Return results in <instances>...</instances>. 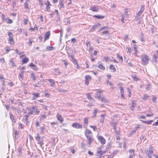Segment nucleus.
Instances as JSON below:
<instances>
[{
  "mask_svg": "<svg viewBox=\"0 0 158 158\" xmlns=\"http://www.w3.org/2000/svg\"><path fill=\"white\" fill-rule=\"evenodd\" d=\"M103 93V91L101 90L97 92L95 94V97L98 98L100 99L102 102H106L107 101L105 98L101 97V94Z\"/></svg>",
  "mask_w": 158,
  "mask_h": 158,
  "instance_id": "1",
  "label": "nucleus"
},
{
  "mask_svg": "<svg viewBox=\"0 0 158 158\" xmlns=\"http://www.w3.org/2000/svg\"><path fill=\"white\" fill-rule=\"evenodd\" d=\"M142 58V62L143 65H146L148 63L149 58L148 56L147 55H142L141 56Z\"/></svg>",
  "mask_w": 158,
  "mask_h": 158,
  "instance_id": "2",
  "label": "nucleus"
},
{
  "mask_svg": "<svg viewBox=\"0 0 158 158\" xmlns=\"http://www.w3.org/2000/svg\"><path fill=\"white\" fill-rule=\"evenodd\" d=\"M37 137L35 138L36 140L38 142V143L40 145V147H42V145L43 144V138L44 137V136H43L41 139L40 137L39 136V134H37Z\"/></svg>",
  "mask_w": 158,
  "mask_h": 158,
  "instance_id": "3",
  "label": "nucleus"
},
{
  "mask_svg": "<svg viewBox=\"0 0 158 158\" xmlns=\"http://www.w3.org/2000/svg\"><path fill=\"white\" fill-rule=\"evenodd\" d=\"M117 124V123L116 122H114L113 121V122H111V125L113 127V129L114 130V131L115 132V133L116 134V135H119L120 133L119 131L116 130V125Z\"/></svg>",
  "mask_w": 158,
  "mask_h": 158,
  "instance_id": "4",
  "label": "nucleus"
},
{
  "mask_svg": "<svg viewBox=\"0 0 158 158\" xmlns=\"http://www.w3.org/2000/svg\"><path fill=\"white\" fill-rule=\"evenodd\" d=\"M36 107L35 106H33L30 107H27L26 109L28 111V114H33L34 112L35 111V109H36Z\"/></svg>",
  "mask_w": 158,
  "mask_h": 158,
  "instance_id": "5",
  "label": "nucleus"
},
{
  "mask_svg": "<svg viewBox=\"0 0 158 158\" xmlns=\"http://www.w3.org/2000/svg\"><path fill=\"white\" fill-rule=\"evenodd\" d=\"M8 35L9 36V41L10 44L11 45H14V42L13 38V34L11 32H9L8 33Z\"/></svg>",
  "mask_w": 158,
  "mask_h": 158,
  "instance_id": "6",
  "label": "nucleus"
},
{
  "mask_svg": "<svg viewBox=\"0 0 158 158\" xmlns=\"http://www.w3.org/2000/svg\"><path fill=\"white\" fill-rule=\"evenodd\" d=\"M85 135L87 138L93 137L92 133L91 131L89 129H86L85 131Z\"/></svg>",
  "mask_w": 158,
  "mask_h": 158,
  "instance_id": "7",
  "label": "nucleus"
},
{
  "mask_svg": "<svg viewBox=\"0 0 158 158\" xmlns=\"http://www.w3.org/2000/svg\"><path fill=\"white\" fill-rule=\"evenodd\" d=\"M72 126L77 129L81 128L82 127V125L77 123H73L72 124Z\"/></svg>",
  "mask_w": 158,
  "mask_h": 158,
  "instance_id": "8",
  "label": "nucleus"
},
{
  "mask_svg": "<svg viewBox=\"0 0 158 158\" xmlns=\"http://www.w3.org/2000/svg\"><path fill=\"white\" fill-rule=\"evenodd\" d=\"M89 10L95 12H98L99 11V8L98 6H95L91 7Z\"/></svg>",
  "mask_w": 158,
  "mask_h": 158,
  "instance_id": "9",
  "label": "nucleus"
},
{
  "mask_svg": "<svg viewBox=\"0 0 158 158\" xmlns=\"http://www.w3.org/2000/svg\"><path fill=\"white\" fill-rule=\"evenodd\" d=\"M88 140V142L87 143V145L89 147H91V145L93 141L94 140V139L93 137H90L89 138H87Z\"/></svg>",
  "mask_w": 158,
  "mask_h": 158,
  "instance_id": "10",
  "label": "nucleus"
},
{
  "mask_svg": "<svg viewBox=\"0 0 158 158\" xmlns=\"http://www.w3.org/2000/svg\"><path fill=\"white\" fill-rule=\"evenodd\" d=\"M98 139L102 144H104L105 143L106 140L102 136H99Z\"/></svg>",
  "mask_w": 158,
  "mask_h": 158,
  "instance_id": "11",
  "label": "nucleus"
},
{
  "mask_svg": "<svg viewBox=\"0 0 158 158\" xmlns=\"http://www.w3.org/2000/svg\"><path fill=\"white\" fill-rule=\"evenodd\" d=\"M109 32L108 31H103L101 35L102 37L103 38L105 36H107L109 35Z\"/></svg>",
  "mask_w": 158,
  "mask_h": 158,
  "instance_id": "12",
  "label": "nucleus"
},
{
  "mask_svg": "<svg viewBox=\"0 0 158 158\" xmlns=\"http://www.w3.org/2000/svg\"><path fill=\"white\" fill-rule=\"evenodd\" d=\"M33 96L32 99L33 100L36 99L37 98L40 97V94L39 93H34L32 94Z\"/></svg>",
  "mask_w": 158,
  "mask_h": 158,
  "instance_id": "13",
  "label": "nucleus"
},
{
  "mask_svg": "<svg viewBox=\"0 0 158 158\" xmlns=\"http://www.w3.org/2000/svg\"><path fill=\"white\" fill-rule=\"evenodd\" d=\"M50 35V33L49 31H48L46 32L45 34L44 35V41H45L46 40L48 39L49 38Z\"/></svg>",
  "mask_w": 158,
  "mask_h": 158,
  "instance_id": "14",
  "label": "nucleus"
},
{
  "mask_svg": "<svg viewBox=\"0 0 158 158\" xmlns=\"http://www.w3.org/2000/svg\"><path fill=\"white\" fill-rule=\"evenodd\" d=\"M98 65L97 66L100 69L102 70H105V67L104 66H103L101 64V63L100 61H99L98 63Z\"/></svg>",
  "mask_w": 158,
  "mask_h": 158,
  "instance_id": "15",
  "label": "nucleus"
},
{
  "mask_svg": "<svg viewBox=\"0 0 158 158\" xmlns=\"http://www.w3.org/2000/svg\"><path fill=\"white\" fill-rule=\"evenodd\" d=\"M88 118H85L84 120V126L85 128H86L88 124Z\"/></svg>",
  "mask_w": 158,
  "mask_h": 158,
  "instance_id": "16",
  "label": "nucleus"
},
{
  "mask_svg": "<svg viewBox=\"0 0 158 158\" xmlns=\"http://www.w3.org/2000/svg\"><path fill=\"white\" fill-rule=\"evenodd\" d=\"M97 152V155H98L97 156H98L97 158H101V156L102 154V150L100 148L98 150Z\"/></svg>",
  "mask_w": 158,
  "mask_h": 158,
  "instance_id": "17",
  "label": "nucleus"
},
{
  "mask_svg": "<svg viewBox=\"0 0 158 158\" xmlns=\"http://www.w3.org/2000/svg\"><path fill=\"white\" fill-rule=\"evenodd\" d=\"M10 119H11L12 122V123H16V121L13 115L11 113H10Z\"/></svg>",
  "mask_w": 158,
  "mask_h": 158,
  "instance_id": "18",
  "label": "nucleus"
},
{
  "mask_svg": "<svg viewBox=\"0 0 158 158\" xmlns=\"http://www.w3.org/2000/svg\"><path fill=\"white\" fill-rule=\"evenodd\" d=\"M29 66L31 67L32 69L35 70H37L38 69L36 65H35L33 63H31Z\"/></svg>",
  "mask_w": 158,
  "mask_h": 158,
  "instance_id": "19",
  "label": "nucleus"
},
{
  "mask_svg": "<svg viewBox=\"0 0 158 158\" xmlns=\"http://www.w3.org/2000/svg\"><path fill=\"white\" fill-rule=\"evenodd\" d=\"M105 16L102 15H94V17L98 19H101L105 17Z\"/></svg>",
  "mask_w": 158,
  "mask_h": 158,
  "instance_id": "20",
  "label": "nucleus"
},
{
  "mask_svg": "<svg viewBox=\"0 0 158 158\" xmlns=\"http://www.w3.org/2000/svg\"><path fill=\"white\" fill-rule=\"evenodd\" d=\"M56 117L58 120L60 121L61 123H62L63 122V119L61 116V115L58 114H57Z\"/></svg>",
  "mask_w": 158,
  "mask_h": 158,
  "instance_id": "21",
  "label": "nucleus"
},
{
  "mask_svg": "<svg viewBox=\"0 0 158 158\" xmlns=\"http://www.w3.org/2000/svg\"><path fill=\"white\" fill-rule=\"evenodd\" d=\"M130 152V156H135V150L134 149H131L129 150Z\"/></svg>",
  "mask_w": 158,
  "mask_h": 158,
  "instance_id": "22",
  "label": "nucleus"
},
{
  "mask_svg": "<svg viewBox=\"0 0 158 158\" xmlns=\"http://www.w3.org/2000/svg\"><path fill=\"white\" fill-rule=\"evenodd\" d=\"M30 1H29L28 0H27L24 3V8L25 9H29L28 6V4H29V3H30Z\"/></svg>",
  "mask_w": 158,
  "mask_h": 158,
  "instance_id": "23",
  "label": "nucleus"
},
{
  "mask_svg": "<svg viewBox=\"0 0 158 158\" xmlns=\"http://www.w3.org/2000/svg\"><path fill=\"white\" fill-rule=\"evenodd\" d=\"M148 153H149L150 154H152L153 153V148L152 147H150L149 150L147 151Z\"/></svg>",
  "mask_w": 158,
  "mask_h": 158,
  "instance_id": "24",
  "label": "nucleus"
},
{
  "mask_svg": "<svg viewBox=\"0 0 158 158\" xmlns=\"http://www.w3.org/2000/svg\"><path fill=\"white\" fill-rule=\"evenodd\" d=\"M141 121L143 123H145L147 124H150L153 121V120H150L149 121L141 120Z\"/></svg>",
  "mask_w": 158,
  "mask_h": 158,
  "instance_id": "25",
  "label": "nucleus"
},
{
  "mask_svg": "<svg viewBox=\"0 0 158 158\" xmlns=\"http://www.w3.org/2000/svg\"><path fill=\"white\" fill-rule=\"evenodd\" d=\"M106 116V114H101V118L100 119V122L102 123H103L104 121V117L105 116Z\"/></svg>",
  "mask_w": 158,
  "mask_h": 158,
  "instance_id": "26",
  "label": "nucleus"
},
{
  "mask_svg": "<svg viewBox=\"0 0 158 158\" xmlns=\"http://www.w3.org/2000/svg\"><path fill=\"white\" fill-rule=\"evenodd\" d=\"M110 68L112 72H114L116 71V69L114 65L111 64L110 65Z\"/></svg>",
  "mask_w": 158,
  "mask_h": 158,
  "instance_id": "27",
  "label": "nucleus"
},
{
  "mask_svg": "<svg viewBox=\"0 0 158 158\" xmlns=\"http://www.w3.org/2000/svg\"><path fill=\"white\" fill-rule=\"evenodd\" d=\"M98 27V26L96 25L94 26L93 27L91 28L89 31L90 32L94 31Z\"/></svg>",
  "mask_w": 158,
  "mask_h": 158,
  "instance_id": "28",
  "label": "nucleus"
},
{
  "mask_svg": "<svg viewBox=\"0 0 158 158\" xmlns=\"http://www.w3.org/2000/svg\"><path fill=\"white\" fill-rule=\"evenodd\" d=\"M29 61V59L27 58H23L22 59V61L23 64L26 63Z\"/></svg>",
  "mask_w": 158,
  "mask_h": 158,
  "instance_id": "29",
  "label": "nucleus"
},
{
  "mask_svg": "<svg viewBox=\"0 0 158 158\" xmlns=\"http://www.w3.org/2000/svg\"><path fill=\"white\" fill-rule=\"evenodd\" d=\"M46 50L48 51H52L54 49V47L50 46H47L46 47Z\"/></svg>",
  "mask_w": 158,
  "mask_h": 158,
  "instance_id": "30",
  "label": "nucleus"
},
{
  "mask_svg": "<svg viewBox=\"0 0 158 158\" xmlns=\"http://www.w3.org/2000/svg\"><path fill=\"white\" fill-rule=\"evenodd\" d=\"M87 98L89 100H93L94 101V100L92 97L91 95L89 94H86Z\"/></svg>",
  "mask_w": 158,
  "mask_h": 158,
  "instance_id": "31",
  "label": "nucleus"
},
{
  "mask_svg": "<svg viewBox=\"0 0 158 158\" xmlns=\"http://www.w3.org/2000/svg\"><path fill=\"white\" fill-rule=\"evenodd\" d=\"M144 6L143 5V6H141L140 7V10H139V12L142 14L144 11Z\"/></svg>",
  "mask_w": 158,
  "mask_h": 158,
  "instance_id": "32",
  "label": "nucleus"
},
{
  "mask_svg": "<svg viewBox=\"0 0 158 158\" xmlns=\"http://www.w3.org/2000/svg\"><path fill=\"white\" fill-rule=\"evenodd\" d=\"M117 56L119 59L120 61L121 62H122L123 61V58L122 56L118 54H117Z\"/></svg>",
  "mask_w": 158,
  "mask_h": 158,
  "instance_id": "33",
  "label": "nucleus"
},
{
  "mask_svg": "<svg viewBox=\"0 0 158 158\" xmlns=\"http://www.w3.org/2000/svg\"><path fill=\"white\" fill-rule=\"evenodd\" d=\"M142 13L140 12H138L136 14V16L135 17V19H138L139 18V17L140 15H142Z\"/></svg>",
  "mask_w": 158,
  "mask_h": 158,
  "instance_id": "34",
  "label": "nucleus"
},
{
  "mask_svg": "<svg viewBox=\"0 0 158 158\" xmlns=\"http://www.w3.org/2000/svg\"><path fill=\"white\" fill-rule=\"evenodd\" d=\"M10 63L11 64L12 66L13 67H14L16 66L13 60L11 59L10 60Z\"/></svg>",
  "mask_w": 158,
  "mask_h": 158,
  "instance_id": "35",
  "label": "nucleus"
},
{
  "mask_svg": "<svg viewBox=\"0 0 158 158\" xmlns=\"http://www.w3.org/2000/svg\"><path fill=\"white\" fill-rule=\"evenodd\" d=\"M49 82L51 84V85L52 86H54L55 85L54 82L53 81V80H48Z\"/></svg>",
  "mask_w": 158,
  "mask_h": 158,
  "instance_id": "36",
  "label": "nucleus"
},
{
  "mask_svg": "<svg viewBox=\"0 0 158 158\" xmlns=\"http://www.w3.org/2000/svg\"><path fill=\"white\" fill-rule=\"evenodd\" d=\"M98 110L97 109H95L94 110V112L93 113V117H95L97 113Z\"/></svg>",
  "mask_w": 158,
  "mask_h": 158,
  "instance_id": "37",
  "label": "nucleus"
},
{
  "mask_svg": "<svg viewBox=\"0 0 158 158\" xmlns=\"http://www.w3.org/2000/svg\"><path fill=\"white\" fill-rule=\"evenodd\" d=\"M45 127L44 126L41 127V132L42 134L45 133Z\"/></svg>",
  "mask_w": 158,
  "mask_h": 158,
  "instance_id": "38",
  "label": "nucleus"
},
{
  "mask_svg": "<svg viewBox=\"0 0 158 158\" xmlns=\"http://www.w3.org/2000/svg\"><path fill=\"white\" fill-rule=\"evenodd\" d=\"M29 41L28 42V44L30 46H31V44L32 43V40L31 38H30L29 39Z\"/></svg>",
  "mask_w": 158,
  "mask_h": 158,
  "instance_id": "39",
  "label": "nucleus"
},
{
  "mask_svg": "<svg viewBox=\"0 0 158 158\" xmlns=\"http://www.w3.org/2000/svg\"><path fill=\"white\" fill-rule=\"evenodd\" d=\"M121 17H122L121 22L123 23H124L125 22L124 21V17H125V16L124 15H121Z\"/></svg>",
  "mask_w": 158,
  "mask_h": 158,
  "instance_id": "40",
  "label": "nucleus"
},
{
  "mask_svg": "<svg viewBox=\"0 0 158 158\" xmlns=\"http://www.w3.org/2000/svg\"><path fill=\"white\" fill-rule=\"evenodd\" d=\"M81 146L82 148H83L84 149H85V146L84 143H81Z\"/></svg>",
  "mask_w": 158,
  "mask_h": 158,
  "instance_id": "41",
  "label": "nucleus"
},
{
  "mask_svg": "<svg viewBox=\"0 0 158 158\" xmlns=\"http://www.w3.org/2000/svg\"><path fill=\"white\" fill-rule=\"evenodd\" d=\"M24 73L23 71H21V73L19 74V76L20 78L22 79L23 78V73Z\"/></svg>",
  "mask_w": 158,
  "mask_h": 158,
  "instance_id": "42",
  "label": "nucleus"
},
{
  "mask_svg": "<svg viewBox=\"0 0 158 158\" xmlns=\"http://www.w3.org/2000/svg\"><path fill=\"white\" fill-rule=\"evenodd\" d=\"M116 139L117 140V142L119 143L120 139V135H116Z\"/></svg>",
  "mask_w": 158,
  "mask_h": 158,
  "instance_id": "43",
  "label": "nucleus"
},
{
  "mask_svg": "<svg viewBox=\"0 0 158 158\" xmlns=\"http://www.w3.org/2000/svg\"><path fill=\"white\" fill-rule=\"evenodd\" d=\"M148 96L147 95V94H145L144 95L143 97L142 98V100H147L148 98Z\"/></svg>",
  "mask_w": 158,
  "mask_h": 158,
  "instance_id": "44",
  "label": "nucleus"
},
{
  "mask_svg": "<svg viewBox=\"0 0 158 158\" xmlns=\"http://www.w3.org/2000/svg\"><path fill=\"white\" fill-rule=\"evenodd\" d=\"M131 77L133 79H138L136 77V76L135 74H133L131 75Z\"/></svg>",
  "mask_w": 158,
  "mask_h": 158,
  "instance_id": "45",
  "label": "nucleus"
},
{
  "mask_svg": "<svg viewBox=\"0 0 158 158\" xmlns=\"http://www.w3.org/2000/svg\"><path fill=\"white\" fill-rule=\"evenodd\" d=\"M157 58V57L155 55V54L153 56V60L155 61V62H156V59Z\"/></svg>",
  "mask_w": 158,
  "mask_h": 158,
  "instance_id": "46",
  "label": "nucleus"
},
{
  "mask_svg": "<svg viewBox=\"0 0 158 158\" xmlns=\"http://www.w3.org/2000/svg\"><path fill=\"white\" fill-rule=\"evenodd\" d=\"M64 1L63 0H61L60 1V7L61 8H63L64 7Z\"/></svg>",
  "mask_w": 158,
  "mask_h": 158,
  "instance_id": "47",
  "label": "nucleus"
},
{
  "mask_svg": "<svg viewBox=\"0 0 158 158\" xmlns=\"http://www.w3.org/2000/svg\"><path fill=\"white\" fill-rule=\"evenodd\" d=\"M46 118V115H45V114L41 116V117L40 118V120L41 121L42 119H45Z\"/></svg>",
  "mask_w": 158,
  "mask_h": 158,
  "instance_id": "48",
  "label": "nucleus"
},
{
  "mask_svg": "<svg viewBox=\"0 0 158 158\" xmlns=\"http://www.w3.org/2000/svg\"><path fill=\"white\" fill-rule=\"evenodd\" d=\"M151 86V84L150 83H148V86L146 87V89L147 90H150Z\"/></svg>",
  "mask_w": 158,
  "mask_h": 158,
  "instance_id": "49",
  "label": "nucleus"
},
{
  "mask_svg": "<svg viewBox=\"0 0 158 158\" xmlns=\"http://www.w3.org/2000/svg\"><path fill=\"white\" fill-rule=\"evenodd\" d=\"M91 77L90 75H87L85 76V79H91Z\"/></svg>",
  "mask_w": 158,
  "mask_h": 158,
  "instance_id": "50",
  "label": "nucleus"
},
{
  "mask_svg": "<svg viewBox=\"0 0 158 158\" xmlns=\"http://www.w3.org/2000/svg\"><path fill=\"white\" fill-rule=\"evenodd\" d=\"M45 4L46 5V9H48V7L51 6V4L50 2L48 1Z\"/></svg>",
  "mask_w": 158,
  "mask_h": 158,
  "instance_id": "51",
  "label": "nucleus"
},
{
  "mask_svg": "<svg viewBox=\"0 0 158 158\" xmlns=\"http://www.w3.org/2000/svg\"><path fill=\"white\" fill-rule=\"evenodd\" d=\"M6 22L7 23L10 24L12 23L13 21L11 19H8V20L6 21Z\"/></svg>",
  "mask_w": 158,
  "mask_h": 158,
  "instance_id": "52",
  "label": "nucleus"
},
{
  "mask_svg": "<svg viewBox=\"0 0 158 158\" xmlns=\"http://www.w3.org/2000/svg\"><path fill=\"white\" fill-rule=\"evenodd\" d=\"M107 83H108L109 85H110V86L111 87V88H112V89L113 88V84H112V83H111V82H109L108 80L107 81Z\"/></svg>",
  "mask_w": 158,
  "mask_h": 158,
  "instance_id": "53",
  "label": "nucleus"
},
{
  "mask_svg": "<svg viewBox=\"0 0 158 158\" xmlns=\"http://www.w3.org/2000/svg\"><path fill=\"white\" fill-rule=\"evenodd\" d=\"M127 48L128 49L127 52L131 54V48Z\"/></svg>",
  "mask_w": 158,
  "mask_h": 158,
  "instance_id": "54",
  "label": "nucleus"
},
{
  "mask_svg": "<svg viewBox=\"0 0 158 158\" xmlns=\"http://www.w3.org/2000/svg\"><path fill=\"white\" fill-rule=\"evenodd\" d=\"M29 117V115H25L23 117V118L25 120H27Z\"/></svg>",
  "mask_w": 158,
  "mask_h": 158,
  "instance_id": "55",
  "label": "nucleus"
},
{
  "mask_svg": "<svg viewBox=\"0 0 158 158\" xmlns=\"http://www.w3.org/2000/svg\"><path fill=\"white\" fill-rule=\"evenodd\" d=\"M37 78H43V75H42L40 74H38L37 77Z\"/></svg>",
  "mask_w": 158,
  "mask_h": 158,
  "instance_id": "56",
  "label": "nucleus"
},
{
  "mask_svg": "<svg viewBox=\"0 0 158 158\" xmlns=\"http://www.w3.org/2000/svg\"><path fill=\"white\" fill-rule=\"evenodd\" d=\"M90 127L92 128L95 131L97 129L96 127L95 126H90Z\"/></svg>",
  "mask_w": 158,
  "mask_h": 158,
  "instance_id": "57",
  "label": "nucleus"
},
{
  "mask_svg": "<svg viewBox=\"0 0 158 158\" xmlns=\"http://www.w3.org/2000/svg\"><path fill=\"white\" fill-rule=\"evenodd\" d=\"M35 113L37 114H39V113H40V111L38 109H36H36H35Z\"/></svg>",
  "mask_w": 158,
  "mask_h": 158,
  "instance_id": "58",
  "label": "nucleus"
},
{
  "mask_svg": "<svg viewBox=\"0 0 158 158\" xmlns=\"http://www.w3.org/2000/svg\"><path fill=\"white\" fill-rule=\"evenodd\" d=\"M127 89L128 92L129 93V97H130L131 95V92L128 88H127Z\"/></svg>",
  "mask_w": 158,
  "mask_h": 158,
  "instance_id": "59",
  "label": "nucleus"
},
{
  "mask_svg": "<svg viewBox=\"0 0 158 158\" xmlns=\"http://www.w3.org/2000/svg\"><path fill=\"white\" fill-rule=\"evenodd\" d=\"M103 60H105L106 62H107L108 61L109 58L105 56L103 58Z\"/></svg>",
  "mask_w": 158,
  "mask_h": 158,
  "instance_id": "60",
  "label": "nucleus"
},
{
  "mask_svg": "<svg viewBox=\"0 0 158 158\" xmlns=\"http://www.w3.org/2000/svg\"><path fill=\"white\" fill-rule=\"evenodd\" d=\"M89 80H85V85H89Z\"/></svg>",
  "mask_w": 158,
  "mask_h": 158,
  "instance_id": "61",
  "label": "nucleus"
},
{
  "mask_svg": "<svg viewBox=\"0 0 158 158\" xmlns=\"http://www.w3.org/2000/svg\"><path fill=\"white\" fill-rule=\"evenodd\" d=\"M10 50V48L8 47L6 49V53H8V52Z\"/></svg>",
  "mask_w": 158,
  "mask_h": 158,
  "instance_id": "62",
  "label": "nucleus"
},
{
  "mask_svg": "<svg viewBox=\"0 0 158 158\" xmlns=\"http://www.w3.org/2000/svg\"><path fill=\"white\" fill-rule=\"evenodd\" d=\"M2 21H3L4 20H6V19L5 17V15H2Z\"/></svg>",
  "mask_w": 158,
  "mask_h": 158,
  "instance_id": "63",
  "label": "nucleus"
},
{
  "mask_svg": "<svg viewBox=\"0 0 158 158\" xmlns=\"http://www.w3.org/2000/svg\"><path fill=\"white\" fill-rule=\"evenodd\" d=\"M31 78H32L33 79H35L36 78L34 74L32 73L31 74Z\"/></svg>",
  "mask_w": 158,
  "mask_h": 158,
  "instance_id": "64",
  "label": "nucleus"
}]
</instances>
